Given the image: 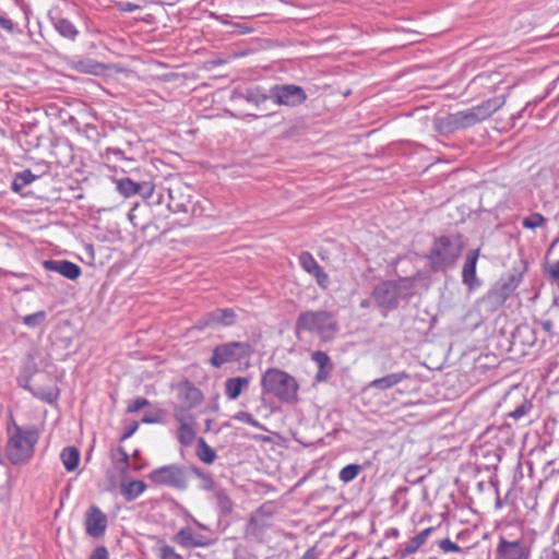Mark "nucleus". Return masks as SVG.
Segmentation results:
<instances>
[{
  "instance_id": "7",
  "label": "nucleus",
  "mask_w": 559,
  "mask_h": 559,
  "mask_svg": "<svg viewBox=\"0 0 559 559\" xmlns=\"http://www.w3.org/2000/svg\"><path fill=\"white\" fill-rule=\"evenodd\" d=\"M253 348L247 342H228L219 344L213 348L210 364L215 368H221L225 364L240 361L249 357Z\"/></svg>"
},
{
  "instance_id": "8",
  "label": "nucleus",
  "mask_w": 559,
  "mask_h": 559,
  "mask_svg": "<svg viewBox=\"0 0 559 559\" xmlns=\"http://www.w3.org/2000/svg\"><path fill=\"white\" fill-rule=\"evenodd\" d=\"M148 479L158 486H167L180 490L188 487L185 467L176 464L164 465L148 474Z\"/></svg>"
},
{
  "instance_id": "62",
  "label": "nucleus",
  "mask_w": 559,
  "mask_h": 559,
  "mask_svg": "<svg viewBox=\"0 0 559 559\" xmlns=\"http://www.w3.org/2000/svg\"><path fill=\"white\" fill-rule=\"evenodd\" d=\"M552 326V322L550 320H547L545 322H543V328L547 331H549Z\"/></svg>"
},
{
  "instance_id": "56",
  "label": "nucleus",
  "mask_w": 559,
  "mask_h": 559,
  "mask_svg": "<svg viewBox=\"0 0 559 559\" xmlns=\"http://www.w3.org/2000/svg\"><path fill=\"white\" fill-rule=\"evenodd\" d=\"M0 25L3 29H5L9 33L14 32V23L10 19L4 17L1 14H0Z\"/></svg>"
},
{
  "instance_id": "50",
  "label": "nucleus",
  "mask_w": 559,
  "mask_h": 559,
  "mask_svg": "<svg viewBox=\"0 0 559 559\" xmlns=\"http://www.w3.org/2000/svg\"><path fill=\"white\" fill-rule=\"evenodd\" d=\"M155 189V185L152 181H142L140 186V190H138V195L143 199H148L152 197Z\"/></svg>"
},
{
  "instance_id": "37",
  "label": "nucleus",
  "mask_w": 559,
  "mask_h": 559,
  "mask_svg": "<svg viewBox=\"0 0 559 559\" xmlns=\"http://www.w3.org/2000/svg\"><path fill=\"white\" fill-rule=\"evenodd\" d=\"M360 471H361L360 465L348 464L340 471L338 477L342 481L349 483L358 476Z\"/></svg>"
},
{
  "instance_id": "47",
  "label": "nucleus",
  "mask_w": 559,
  "mask_h": 559,
  "mask_svg": "<svg viewBox=\"0 0 559 559\" xmlns=\"http://www.w3.org/2000/svg\"><path fill=\"white\" fill-rule=\"evenodd\" d=\"M312 276L316 278L317 281V284L322 288V289H328L329 288V285H330V277L329 275L323 271V269L320 266L313 274Z\"/></svg>"
},
{
  "instance_id": "55",
  "label": "nucleus",
  "mask_w": 559,
  "mask_h": 559,
  "mask_svg": "<svg viewBox=\"0 0 559 559\" xmlns=\"http://www.w3.org/2000/svg\"><path fill=\"white\" fill-rule=\"evenodd\" d=\"M320 555V550L316 546H313L309 548L300 559H319Z\"/></svg>"
},
{
  "instance_id": "59",
  "label": "nucleus",
  "mask_w": 559,
  "mask_h": 559,
  "mask_svg": "<svg viewBox=\"0 0 559 559\" xmlns=\"http://www.w3.org/2000/svg\"><path fill=\"white\" fill-rule=\"evenodd\" d=\"M407 487H399L395 491H394V500H397V496H404L406 492H407Z\"/></svg>"
},
{
  "instance_id": "49",
  "label": "nucleus",
  "mask_w": 559,
  "mask_h": 559,
  "mask_svg": "<svg viewBox=\"0 0 559 559\" xmlns=\"http://www.w3.org/2000/svg\"><path fill=\"white\" fill-rule=\"evenodd\" d=\"M117 452L120 455V459H115V463L118 468H120L121 471H124L130 465L129 464V455L122 447H119L117 449Z\"/></svg>"
},
{
  "instance_id": "57",
  "label": "nucleus",
  "mask_w": 559,
  "mask_h": 559,
  "mask_svg": "<svg viewBox=\"0 0 559 559\" xmlns=\"http://www.w3.org/2000/svg\"><path fill=\"white\" fill-rule=\"evenodd\" d=\"M138 9H140V5H138L135 3H132V2L123 3L122 7H121V10L124 11V12H133V11H135Z\"/></svg>"
},
{
  "instance_id": "20",
  "label": "nucleus",
  "mask_w": 559,
  "mask_h": 559,
  "mask_svg": "<svg viewBox=\"0 0 559 559\" xmlns=\"http://www.w3.org/2000/svg\"><path fill=\"white\" fill-rule=\"evenodd\" d=\"M408 377L409 376L404 371L389 373L382 378L374 379L373 381L369 382L365 386L364 392H368L371 389H377L380 391L391 389L394 385L401 383L403 380L407 379Z\"/></svg>"
},
{
  "instance_id": "28",
  "label": "nucleus",
  "mask_w": 559,
  "mask_h": 559,
  "mask_svg": "<svg viewBox=\"0 0 559 559\" xmlns=\"http://www.w3.org/2000/svg\"><path fill=\"white\" fill-rule=\"evenodd\" d=\"M238 96L248 103L254 104L257 107L271 98V94H265L264 91L258 86L246 88L243 92H240Z\"/></svg>"
},
{
  "instance_id": "4",
  "label": "nucleus",
  "mask_w": 559,
  "mask_h": 559,
  "mask_svg": "<svg viewBox=\"0 0 559 559\" xmlns=\"http://www.w3.org/2000/svg\"><path fill=\"white\" fill-rule=\"evenodd\" d=\"M264 393L272 394L281 402L294 404L298 401L299 384L297 380L284 370L269 368L261 377Z\"/></svg>"
},
{
  "instance_id": "18",
  "label": "nucleus",
  "mask_w": 559,
  "mask_h": 559,
  "mask_svg": "<svg viewBox=\"0 0 559 559\" xmlns=\"http://www.w3.org/2000/svg\"><path fill=\"white\" fill-rule=\"evenodd\" d=\"M177 543L182 547H206L211 542L201 534L193 533L189 527L181 528L175 536Z\"/></svg>"
},
{
  "instance_id": "11",
  "label": "nucleus",
  "mask_w": 559,
  "mask_h": 559,
  "mask_svg": "<svg viewBox=\"0 0 559 559\" xmlns=\"http://www.w3.org/2000/svg\"><path fill=\"white\" fill-rule=\"evenodd\" d=\"M84 525L88 536L103 537L108 526L107 515L97 506H91L85 512Z\"/></svg>"
},
{
  "instance_id": "33",
  "label": "nucleus",
  "mask_w": 559,
  "mask_h": 559,
  "mask_svg": "<svg viewBox=\"0 0 559 559\" xmlns=\"http://www.w3.org/2000/svg\"><path fill=\"white\" fill-rule=\"evenodd\" d=\"M73 68L81 73L97 74L104 69V66L98 61L87 58L78 60Z\"/></svg>"
},
{
  "instance_id": "5",
  "label": "nucleus",
  "mask_w": 559,
  "mask_h": 559,
  "mask_svg": "<svg viewBox=\"0 0 559 559\" xmlns=\"http://www.w3.org/2000/svg\"><path fill=\"white\" fill-rule=\"evenodd\" d=\"M522 281V274L512 273L507 277H501L479 300V306L484 311L492 313L497 311L512 293L519 287Z\"/></svg>"
},
{
  "instance_id": "21",
  "label": "nucleus",
  "mask_w": 559,
  "mask_h": 559,
  "mask_svg": "<svg viewBox=\"0 0 559 559\" xmlns=\"http://www.w3.org/2000/svg\"><path fill=\"white\" fill-rule=\"evenodd\" d=\"M311 360L316 362L319 368L316 380L319 382L325 381L333 370V364L329 355L322 350H316L311 354Z\"/></svg>"
},
{
  "instance_id": "64",
  "label": "nucleus",
  "mask_w": 559,
  "mask_h": 559,
  "mask_svg": "<svg viewBox=\"0 0 559 559\" xmlns=\"http://www.w3.org/2000/svg\"><path fill=\"white\" fill-rule=\"evenodd\" d=\"M555 536L559 543V524L557 525L556 530H555Z\"/></svg>"
},
{
  "instance_id": "16",
  "label": "nucleus",
  "mask_w": 559,
  "mask_h": 559,
  "mask_svg": "<svg viewBox=\"0 0 559 559\" xmlns=\"http://www.w3.org/2000/svg\"><path fill=\"white\" fill-rule=\"evenodd\" d=\"M435 527H427L421 531L418 535L411 538L408 542L400 544L396 550L397 556L401 559H405L411 555L415 554L428 539Z\"/></svg>"
},
{
  "instance_id": "32",
  "label": "nucleus",
  "mask_w": 559,
  "mask_h": 559,
  "mask_svg": "<svg viewBox=\"0 0 559 559\" xmlns=\"http://www.w3.org/2000/svg\"><path fill=\"white\" fill-rule=\"evenodd\" d=\"M37 178L38 176L34 175L29 169L20 171L15 175L11 189L14 192L20 193L25 186L32 183Z\"/></svg>"
},
{
  "instance_id": "46",
  "label": "nucleus",
  "mask_w": 559,
  "mask_h": 559,
  "mask_svg": "<svg viewBox=\"0 0 559 559\" xmlns=\"http://www.w3.org/2000/svg\"><path fill=\"white\" fill-rule=\"evenodd\" d=\"M163 409H156L154 412H146L142 417L144 424H158L163 421Z\"/></svg>"
},
{
  "instance_id": "22",
  "label": "nucleus",
  "mask_w": 559,
  "mask_h": 559,
  "mask_svg": "<svg viewBox=\"0 0 559 559\" xmlns=\"http://www.w3.org/2000/svg\"><path fill=\"white\" fill-rule=\"evenodd\" d=\"M50 21L60 36L72 41L76 39L79 31L70 20L60 15H50Z\"/></svg>"
},
{
  "instance_id": "14",
  "label": "nucleus",
  "mask_w": 559,
  "mask_h": 559,
  "mask_svg": "<svg viewBox=\"0 0 559 559\" xmlns=\"http://www.w3.org/2000/svg\"><path fill=\"white\" fill-rule=\"evenodd\" d=\"M43 266L46 271L56 272L71 281H75L82 274L81 267L68 260H45Z\"/></svg>"
},
{
  "instance_id": "41",
  "label": "nucleus",
  "mask_w": 559,
  "mask_h": 559,
  "mask_svg": "<svg viewBox=\"0 0 559 559\" xmlns=\"http://www.w3.org/2000/svg\"><path fill=\"white\" fill-rule=\"evenodd\" d=\"M546 222L547 219L542 214L533 213L523 219L522 225L525 228L535 229L537 227L544 226Z\"/></svg>"
},
{
  "instance_id": "30",
  "label": "nucleus",
  "mask_w": 559,
  "mask_h": 559,
  "mask_svg": "<svg viewBox=\"0 0 559 559\" xmlns=\"http://www.w3.org/2000/svg\"><path fill=\"white\" fill-rule=\"evenodd\" d=\"M60 459L68 472L74 471L80 462V452L75 447H67L61 451Z\"/></svg>"
},
{
  "instance_id": "12",
  "label": "nucleus",
  "mask_w": 559,
  "mask_h": 559,
  "mask_svg": "<svg viewBox=\"0 0 559 559\" xmlns=\"http://www.w3.org/2000/svg\"><path fill=\"white\" fill-rule=\"evenodd\" d=\"M479 258V249H471L466 252L462 269V283L474 290L481 285V281L476 275V265Z\"/></svg>"
},
{
  "instance_id": "42",
  "label": "nucleus",
  "mask_w": 559,
  "mask_h": 559,
  "mask_svg": "<svg viewBox=\"0 0 559 559\" xmlns=\"http://www.w3.org/2000/svg\"><path fill=\"white\" fill-rule=\"evenodd\" d=\"M47 313L45 311H37L32 314H27L23 318V323L29 328H36L46 320Z\"/></svg>"
},
{
  "instance_id": "52",
  "label": "nucleus",
  "mask_w": 559,
  "mask_h": 559,
  "mask_svg": "<svg viewBox=\"0 0 559 559\" xmlns=\"http://www.w3.org/2000/svg\"><path fill=\"white\" fill-rule=\"evenodd\" d=\"M150 405V401L144 397H136L132 404H130L127 408L128 413H135L142 409L145 406Z\"/></svg>"
},
{
  "instance_id": "34",
  "label": "nucleus",
  "mask_w": 559,
  "mask_h": 559,
  "mask_svg": "<svg viewBox=\"0 0 559 559\" xmlns=\"http://www.w3.org/2000/svg\"><path fill=\"white\" fill-rule=\"evenodd\" d=\"M298 261L300 266L310 275L320 267L313 255L308 251L301 252L298 257Z\"/></svg>"
},
{
  "instance_id": "53",
  "label": "nucleus",
  "mask_w": 559,
  "mask_h": 559,
  "mask_svg": "<svg viewBox=\"0 0 559 559\" xmlns=\"http://www.w3.org/2000/svg\"><path fill=\"white\" fill-rule=\"evenodd\" d=\"M90 559H109V552L105 546H97Z\"/></svg>"
},
{
  "instance_id": "19",
  "label": "nucleus",
  "mask_w": 559,
  "mask_h": 559,
  "mask_svg": "<svg viewBox=\"0 0 559 559\" xmlns=\"http://www.w3.org/2000/svg\"><path fill=\"white\" fill-rule=\"evenodd\" d=\"M536 333L528 324H520L511 334V345L515 346H533L536 343Z\"/></svg>"
},
{
  "instance_id": "23",
  "label": "nucleus",
  "mask_w": 559,
  "mask_h": 559,
  "mask_svg": "<svg viewBox=\"0 0 559 559\" xmlns=\"http://www.w3.org/2000/svg\"><path fill=\"white\" fill-rule=\"evenodd\" d=\"M250 379L247 377L228 378L225 383V395L231 400H237L240 394L249 388Z\"/></svg>"
},
{
  "instance_id": "1",
  "label": "nucleus",
  "mask_w": 559,
  "mask_h": 559,
  "mask_svg": "<svg viewBox=\"0 0 559 559\" xmlns=\"http://www.w3.org/2000/svg\"><path fill=\"white\" fill-rule=\"evenodd\" d=\"M464 248V236L459 231H450L435 237L427 254L429 267L433 272H445L452 269Z\"/></svg>"
},
{
  "instance_id": "36",
  "label": "nucleus",
  "mask_w": 559,
  "mask_h": 559,
  "mask_svg": "<svg viewBox=\"0 0 559 559\" xmlns=\"http://www.w3.org/2000/svg\"><path fill=\"white\" fill-rule=\"evenodd\" d=\"M263 508H259L251 516L248 523L247 532L255 537L260 536L265 525L263 523H260L257 515L262 513Z\"/></svg>"
},
{
  "instance_id": "25",
  "label": "nucleus",
  "mask_w": 559,
  "mask_h": 559,
  "mask_svg": "<svg viewBox=\"0 0 559 559\" xmlns=\"http://www.w3.org/2000/svg\"><path fill=\"white\" fill-rule=\"evenodd\" d=\"M146 489V485L142 480H122L120 491L126 501H133L141 496Z\"/></svg>"
},
{
  "instance_id": "58",
  "label": "nucleus",
  "mask_w": 559,
  "mask_h": 559,
  "mask_svg": "<svg viewBox=\"0 0 559 559\" xmlns=\"http://www.w3.org/2000/svg\"><path fill=\"white\" fill-rule=\"evenodd\" d=\"M551 275L554 278L559 280V260L552 265Z\"/></svg>"
},
{
  "instance_id": "38",
  "label": "nucleus",
  "mask_w": 559,
  "mask_h": 559,
  "mask_svg": "<svg viewBox=\"0 0 559 559\" xmlns=\"http://www.w3.org/2000/svg\"><path fill=\"white\" fill-rule=\"evenodd\" d=\"M155 552L159 559H182V556L179 555L174 547L165 543L158 545Z\"/></svg>"
},
{
  "instance_id": "17",
  "label": "nucleus",
  "mask_w": 559,
  "mask_h": 559,
  "mask_svg": "<svg viewBox=\"0 0 559 559\" xmlns=\"http://www.w3.org/2000/svg\"><path fill=\"white\" fill-rule=\"evenodd\" d=\"M178 391L179 399L186 403L188 409L197 407L204 399L201 390L188 380L179 384Z\"/></svg>"
},
{
  "instance_id": "29",
  "label": "nucleus",
  "mask_w": 559,
  "mask_h": 559,
  "mask_svg": "<svg viewBox=\"0 0 559 559\" xmlns=\"http://www.w3.org/2000/svg\"><path fill=\"white\" fill-rule=\"evenodd\" d=\"M215 499L218 508L219 518L227 519L233 512L234 502L223 489H218L215 491Z\"/></svg>"
},
{
  "instance_id": "24",
  "label": "nucleus",
  "mask_w": 559,
  "mask_h": 559,
  "mask_svg": "<svg viewBox=\"0 0 559 559\" xmlns=\"http://www.w3.org/2000/svg\"><path fill=\"white\" fill-rule=\"evenodd\" d=\"M27 389L35 397L49 404L56 402L60 395V390L56 384L34 385Z\"/></svg>"
},
{
  "instance_id": "13",
  "label": "nucleus",
  "mask_w": 559,
  "mask_h": 559,
  "mask_svg": "<svg viewBox=\"0 0 559 559\" xmlns=\"http://www.w3.org/2000/svg\"><path fill=\"white\" fill-rule=\"evenodd\" d=\"M236 317L237 316H236L235 311L230 308H225V309L217 308V309L204 314L202 317V319L200 320V325L202 328H205V326L214 328V326H218V325L229 326L236 322Z\"/></svg>"
},
{
  "instance_id": "6",
  "label": "nucleus",
  "mask_w": 559,
  "mask_h": 559,
  "mask_svg": "<svg viewBox=\"0 0 559 559\" xmlns=\"http://www.w3.org/2000/svg\"><path fill=\"white\" fill-rule=\"evenodd\" d=\"M406 280L382 281L372 290V297L380 308L395 309L402 298L406 296Z\"/></svg>"
},
{
  "instance_id": "35",
  "label": "nucleus",
  "mask_w": 559,
  "mask_h": 559,
  "mask_svg": "<svg viewBox=\"0 0 559 559\" xmlns=\"http://www.w3.org/2000/svg\"><path fill=\"white\" fill-rule=\"evenodd\" d=\"M191 472L201 480V489L205 491H211L214 489L215 483L210 474L204 473L200 467L197 466H192Z\"/></svg>"
},
{
  "instance_id": "9",
  "label": "nucleus",
  "mask_w": 559,
  "mask_h": 559,
  "mask_svg": "<svg viewBox=\"0 0 559 559\" xmlns=\"http://www.w3.org/2000/svg\"><path fill=\"white\" fill-rule=\"evenodd\" d=\"M530 547L524 538L510 540L504 535L499 537L496 559H528Z\"/></svg>"
},
{
  "instance_id": "3",
  "label": "nucleus",
  "mask_w": 559,
  "mask_h": 559,
  "mask_svg": "<svg viewBox=\"0 0 559 559\" xmlns=\"http://www.w3.org/2000/svg\"><path fill=\"white\" fill-rule=\"evenodd\" d=\"M8 432L5 454L10 463L17 465L28 461L39 439L38 429L35 426L20 427L13 424L12 428H8Z\"/></svg>"
},
{
  "instance_id": "2",
  "label": "nucleus",
  "mask_w": 559,
  "mask_h": 559,
  "mask_svg": "<svg viewBox=\"0 0 559 559\" xmlns=\"http://www.w3.org/2000/svg\"><path fill=\"white\" fill-rule=\"evenodd\" d=\"M340 331L337 316L329 310L301 311L295 322V334L300 338V333L317 335L322 342L335 338Z\"/></svg>"
},
{
  "instance_id": "51",
  "label": "nucleus",
  "mask_w": 559,
  "mask_h": 559,
  "mask_svg": "<svg viewBox=\"0 0 559 559\" xmlns=\"http://www.w3.org/2000/svg\"><path fill=\"white\" fill-rule=\"evenodd\" d=\"M236 419L242 421V423H246L252 427H255V428H260L261 425L259 424V421L250 414V413H247V412H239L236 416H235Z\"/></svg>"
},
{
  "instance_id": "45",
  "label": "nucleus",
  "mask_w": 559,
  "mask_h": 559,
  "mask_svg": "<svg viewBox=\"0 0 559 559\" xmlns=\"http://www.w3.org/2000/svg\"><path fill=\"white\" fill-rule=\"evenodd\" d=\"M168 207H169V210H171L175 213H178V212H185L186 213V212H188V203H185V202H181V201H177L175 195H174V191L173 190H169Z\"/></svg>"
},
{
  "instance_id": "60",
  "label": "nucleus",
  "mask_w": 559,
  "mask_h": 559,
  "mask_svg": "<svg viewBox=\"0 0 559 559\" xmlns=\"http://www.w3.org/2000/svg\"><path fill=\"white\" fill-rule=\"evenodd\" d=\"M370 305H371V300L366 298V299H362V300L360 301V305H359V306H360L361 308H369V307H370Z\"/></svg>"
},
{
  "instance_id": "39",
  "label": "nucleus",
  "mask_w": 559,
  "mask_h": 559,
  "mask_svg": "<svg viewBox=\"0 0 559 559\" xmlns=\"http://www.w3.org/2000/svg\"><path fill=\"white\" fill-rule=\"evenodd\" d=\"M459 130L467 129L476 124L475 119L469 109L455 112Z\"/></svg>"
},
{
  "instance_id": "40",
  "label": "nucleus",
  "mask_w": 559,
  "mask_h": 559,
  "mask_svg": "<svg viewBox=\"0 0 559 559\" xmlns=\"http://www.w3.org/2000/svg\"><path fill=\"white\" fill-rule=\"evenodd\" d=\"M174 418L180 424L197 420L195 416L190 413L188 406H175Z\"/></svg>"
},
{
  "instance_id": "63",
  "label": "nucleus",
  "mask_w": 559,
  "mask_h": 559,
  "mask_svg": "<svg viewBox=\"0 0 559 559\" xmlns=\"http://www.w3.org/2000/svg\"><path fill=\"white\" fill-rule=\"evenodd\" d=\"M141 182L134 181V187L132 189V195L138 194V190H140Z\"/></svg>"
},
{
  "instance_id": "48",
  "label": "nucleus",
  "mask_w": 559,
  "mask_h": 559,
  "mask_svg": "<svg viewBox=\"0 0 559 559\" xmlns=\"http://www.w3.org/2000/svg\"><path fill=\"white\" fill-rule=\"evenodd\" d=\"M438 546L443 552H460L462 550L457 544L453 543L449 538L440 540Z\"/></svg>"
},
{
  "instance_id": "61",
  "label": "nucleus",
  "mask_w": 559,
  "mask_h": 559,
  "mask_svg": "<svg viewBox=\"0 0 559 559\" xmlns=\"http://www.w3.org/2000/svg\"><path fill=\"white\" fill-rule=\"evenodd\" d=\"M112 153L115 155H122V151L119 148H107V154Z\"/></svg>"
},
{
  "instance_id": "10",
  "label": "nucleus",
  "mask_w": 559,
  "mask_h": 559,
  "mask_svg": "<svg viewBox=\"0 0 559 559\" xmlns=\"http://www.w3.org/2000/svg\"><path fill=\"white\" fill-rule=\"evenodd\" d=\"M270 93L271 98H273L274 103L277 105L296 107L307 99L306 92L300 86L293 84L275 85Z\"/></svg>"
},
{
  "instance_id": "27",
  "label": "nucleus",
  "mask_w": 559,
  "mask_h": 559,
  "mask_svg": "<svg viewBox=\"0 0 559 559\" xmlns=\"http://www.w3.org/2000/svg\"><path fill=\"white\" fill-rule=\"evenodd\" d=\"M433 123L436 130L442 134L453 133L459 130L455 112L437 117L435 118Z\"/></svg>"
},
{
  "instance_id": "26",
  "label": "nucleus",
  "mask_w": 559,
  "mask_h": 559,
  "mask_svg": "<svg viewBox=\"0 0 559 559\" xmlns=\"http://www.w3.org/2000/svg\"><path fill=\"white\" fill-rule=\"evenodd\" d=\"M197 420L179 425L176 437L180 444L189 447L193 443L197 436Z\"/></svg>"
},
{
  "instance_id": "43",
  "label": "nucleus",
  "mask_w": 559,
  "mask_h": 559,
  "mask_svg": "<svg viewBox=\"0 0 559 559\" xmlns=\"http://www.w3.org/2000/svg\"><path fill=\"white\" fill-rule=\"evenodd\" d=\"M134 187V180H132L129 177L119 179L117 181V190L120 194H122L126 198H129L132 195V189Z\"/></svg>"
},
{
  "instance_id": "15",
  "label": "nucleus",
  "mask_w": 559,
  "mask_h": 559,
  "mask_svg": "<svg viewBox=\"0 0 559 559\" xmlns=\"http://www.w3.org/2000/svg\"><path fill=\"white\" fill-rule=\"evenodd\" d=\"M503 96H495L489 98L481 104L469 108L476 124L490 117L493 112L500 109L504 105Z\"/></svg>"
},
{
  "instance_id": "44",
  "label": "nucleus",
  "mask_w": 559,
  "mask_h": 559,
  "mask_svg": "<svg viewBox=\"0 0 559 559\" xmlns=\"http://www.w3.org/2000/svg\"><path fill=\"white\" fill-rule=\"evenodd\" d=\"M532 408V404L528 401H523L514 411L508 413V417L514 420H519L524 417Z\"/></svg>"
},
{
  "instance_id": "54",
  "label": "nucleus",
  "mask_w": 559,
  "mask_h": 559,
  "mask_svg": "<svg viewBox=\"0 0 559 559\" xmlns=\"http://www.w3.org/2000/svg\"><path fill=\"white\" fill-rule=\"evenodd\" d=\"M138 428H139V423L138 421L130 423L126 427L123 433L121 435L120 441H124V440L129 439L138 430Z\"/></svg>"
},
{
  "instance_id": "31",
  "label": "nucleus",
  "mask_w": 559,
  "mask_h": 559,
  "mask_svg": "<svg viewBox=\"0 0 559 559\" xmlns=\"http://www.w3.org/2000/svg\"><path fill=\"white\" fill-rule=\"evenodd\" d=\"M195 453L199 460L206 464H212L217 457L215 450L203 438L198 439Z\"/></svg>"
}]
</instances>
